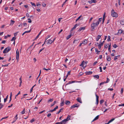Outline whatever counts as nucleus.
Masks as SVG:
<instances>
[{
	"label": "nucleus",
	"mask_w": 124,
	"mask_h": 124,
	"mask_svg": "<svg viewBox=\"0 0 124 124\" xmlns=\"http://www.w3.org/2000/svg\"><path fill=\"white\" fill-rule=\"evenodd\" d=\"M100 23L98 22H97L96 23H93L91 24V26L92 28V31L94 30L95 28L97 26V27Z\"/></svg>",
	"instance_id": "1"
},
{
	"label": "nucleus",
	"mask_w": 124,
	"mask_h": 124,
	"mask_svg": "<svg viewBox=\"0 0 124 124\" xmlns=\"http://www.w3.org/2000/svg\"><path fill=\"white\" fill-rule=\"evenodd\" d=\"M11 48L10 47L8 46L3 51V53L4 54L7 53L11 50Z\"/></svg>",
	"instance_id": "2"
},
{
	"label": "nucleus",
	"mask_w": 124,
	"mask_h": 124,
	"mask_svg": "<svg viewBox=\"0 0 124 124\" xmlns=\"http://www.w3.org/2000/svg\"><path fill=\"white\" fill-rule=\"evenodd\" d=\"M111 15L113 17H117L118 16L117 14L115 12V11L113 9L111 11Z\"/></svg>",
	"instance_id": "3"
},
{
	"label": "nucleus",
	"mask_w": 124,
	"mask_h": 124,
	"mask_svg": "<svg viewBox=\"0 0 124 124\" xmlns=\"http://www.w3.org/2000/svg\"><path fill=\"white\" fill-rule=\"evenodd\" d=\"M16 59L17 60V62L18 61L19 56V51H18V49H17V50L16 52Z\"/></svg>",
	"instance_id": "4"
},
{
	"label": "nucleus",
	"mask_w": 124,
	"mask_h": 124,
	"mask_svg": "<svg viewBox=\"0 0 124 124\" xmlns=\"http://www.w3.org/2000/svg\"><path fill=\"white\" fill-rule=\"evenodd\" d=\"M79 106V104L78 103L76 104L71 106L70 107V108L72 109L75 107H78Z\"/></svg>",
	"instance_id": "5"
},
{
	"label": "nucleus",
	"mask_w": 124,
	"mask_h": 124,
	"mask_svg": "<svg viewBox=\"0 0 124 124\" xmlns=\"http://www.w3.org/2000/svg\"><path fill=\"white\" fill-rule=\"evenodd\" d=\"M95 95L96 98V104L97 105L98 104V103H99V96L97 95V94L96 93L95 94Z\"/></svg>",
	"instance_id": "6"
},
{
	"label": "nucleus",
	"mask_w": 124,
	"mask_h": 124,
	"mask_svg": "<svg viewBox=\"0 0 124 124\" xmlns=\"http://www.w3.org/2000/svg\"><path fill=\"white\" fill-rule=\"evenodd\" d=\"M18 116V114H17L16 115V116H15V117H14V120L12 122V123H14L15 122L17 119H18V117H17Z\"/></svg>",
	"instance_id": "7"
},
{
	"label": "nucleus",
	"mask_w": 124,
	"mask_h": 124,
	"mask_svg": "<svg viewBox=\"0 0 124 124\" xmlns=\"http://www.w3.org/2000/svg\"><path fill=\"white\" fill-rule=\"evenodd\" d=\"M85 27H80L78 30V31L80 32L82 30H84L85 29Z\"/></svg>",
	"instance_id": "8"
},
{
	"label": "nucleus",
	"mask_w": 124,
	"mask_h": 124,
	"mask_svg": "<svg viewBox=\"0 0 124 124\" xmlns=\"http://www.w3.org/2000/svg\"><path fill=\"white\" fill-rule=\"evenodd\" d=\"M77 101L80 103H82V101L81 98H78L77 99Z\"/></svg>",
	"instance_id": "9"
},
{
	"label": "nucleus",
	"mask_w": 124,
	"mask_h": 124,
	"mask_svg": "<svg viewBox=\"0 0 124 124\" xmlns=\"http://www.w3.org/2000/svg\"><path fill=\"white\" fill-rule=\"evenodd\" d=\"M96 2V0H91V1H88V2L90 4L93 3H95Z\"/></svg>",
	"instance_id": "10"
},
{
	"label": "nucleus",
	"mask_w": 124,
	"mask_h": 124,
	"mask_svg": "<svg viewBox=\"0 0 124 124\" xmlns=\"http://www.w3.org/2000/svg\"><path fill=\"white\" fill-rule=\"evenodd\" d=\"M99 118V116L98 115L94 119H93L92 121V122H93V121H95L97 119H98Z\"/></svg>",
	"instance_id": "11"
},
{
	"label": "nucleus",
	"mask_w": 124,
	"mask_h": 124,
	"mask_svg": "<svg viewBox=\"0 0 124 124\" xmlns=\"http://www.w3.org/2000/svg\"><path fill=\"white\" fill-rule=\"evenodd\" d=\"M78 25H78L77 24H76L73 27V28L71 29V31H72L73 30L75 29L76 28L77 26Z\"/></svg>",
	"instance_id": "12"
},
{
	"label": "nucleus",
	"mask_w": 124,
	"mask_h": 124,
	"mask_svg": "<svg viewBox=\"0 0 124 124\" xmlns=\"http://www.w3.org/2000/svg\"><path fill=\"white\" fill-rule=\"evenodd\" d=\"M87 40L86 39H85L84 41H83L82 43V44H83V45H84L86 44H87Z\"/></svg>",
	"instance_id": "13"
},
{
	"label": "nucleus",
	"mask_w": 124,
	"mask_h": 124,
	"mask_svg": "<svg viewBox=\"0 0 124 124\" xmlns=\"http://www.w3.org/2000/svg\"><path fill=\"white\" fill-rule=\"evenodd\" d=\"M67 122V121L66 120L64 119L61 122V123H62V124H65Z\"/></svg>",
	"instance_id": "14"
},
{
	"label": "nucleus",
	"mask_w": 124,
	"mask_h": 124,
	"mask_svg": "<svg viewBox=\"0 0 124 124\" xmlns=\"http://www.w3.org/2000/svg\"><path fill=\"white\" fill-rule=\"evenodd\" d=\"M107 59L108 61H109L111 60V58L110 56H108L107 57Z\"/></svg>",
	"instance_id": "15"
},
{
	"label": "nucleus",
	"mask_w": 124,
	"mask_h": 124,
	"mask_svg": "<svg viewBox=\"0 0 124 124\" xmlns=\"http://www.w3.org/2000/svg\"><path fill=\"white\" fill-rule=\"evenodd\" d=\"M93 73V72L92 71H87L86 72V75H89L90 74H92Z\"/></svg>",
	"instance_id": "16"
},
{
	"label": "nucleus",
	"mask_w": 124,
	"mask_h": 124,
	"mask_svg": "<svg viewBox=\"0 0 124 124\" xmlns=\"http://www.w3.org/2000/svg\"><path fill=\"white\" fill-rule=\"evenodd\" d=\"M101 35H98V36L97 37V38L96 39V40L97 41H98L99 39H100L101 38Z\"/></svg>",
	"instance_id": "17"
},
{
	"label": "nucleus",
	"mask_w": 124,
	"mask_h": 124,
	"mask_svg": "<svg viewBox=\"0 0 124 124\" xmlns=\"http://www.w3.org/2000/svg\"><path fill=\"white\" fill-rule=\"evenodd\" d=\"M70 115H69L67 116L66 118L65 119H66V120L67 121H68L70 120Z\"/></svg>",
	"instance_id": "18"
},
{
	"label": "nucleus",
	"mask_w": 124,
	"mask_h": 124,
	"mask_svg": "<svg viewBox=\"0 0 124 124\" xmlns=\"http://www.w3.org/2000/svg\"><path fill=\"white\" fill-rule=\"evenodd\" d=\"M84 61H83L81 63V64H80V66H81L82 67H83V68L84 69L85 68V67H83V66H84Z\"/></svg>",
	"instance_id": "19"
},
{
	"label": "nucleus",
	"mask_w": 124,
	"mask_h": 124,
	"mask_svg": "<svg viewBox=\"0 0 124 124\" xmlns=\"http://www.w3.org/2000/svg\"><path fill=\"white\" fill-rule=\"evenodd\" d=\"M70 101H67L65 102V104L67 105H68L70 104Z\"/></svg>",
	"instance_id": "20"
},
{
	"label": "nucleus",
	"mask_w": 124,
	"mask_h": 124,
	"mask_svg": "<svg viewBox=\"0 0 124 124\" xmlns=\"http://www.w3.org/2000/svg\"><path fill=\"white\" fill-rule=\"evenodd\" d=\"M75 81H70L69 82V83L67 84H72V83H74L75 82Z\"/></svg>",
	"instance_id": "21"
},
{
	"label": "nucleus",
	"mask_w": 124,
	"mask_h": 124,
	"mask_svg": "<svg viewBox=\"0 0 124 124\" xmlns=\"http://www.w3.org/2000/svg\"><path fill=\"white\" fill-rule=\"evenodd\" d=\"M63 108H62L59 111H58V112H57L56 113V114H59L61 112V111L63 110Z\"/></svg>",
	"instance_id": "22"
},
{
	"label": "nucleus",
	"mask_w": 124,
	"mask_h": 124,
	"mask_svg": "<svg viewBox=\"0 0 124 124\" xmlns=\"http://www.w3.org/2000/svg\"><path fill=\"white\" fill-rule=\"evenodd\" d=\"M15 21H13V20H11V23H10V25H12L14 23H15Z\"/></svg>",
	"instance_id": "23"
},
{
	"label": "nucleus",
	"mask_w": 124,
	"mask_h": 124,
	"mask_svg": "<svg viewBox=\"0 0 124 124\" xmlns=\"http://www.w3.org/2000/svg\"><path fill=\"white\" fill-rule=\"evenodd\" d=\"M119 56L120 55L115 56L114 58V60L116 61L117 59L118 58V57H119Z\"/></svg>",
	"instance_id": "24"
},
{
	"label": "nucleus",
	"mask_w": 124,
	"mask_h": 124,
	"mask_svg": "<svg viewBox=\"0 0 124 124\" xmlns=\"http://www.w3.org/2000/svg\"><path fill=\"white\" fill-rule=\"evenodd\" d=\"M120 23L122 25H124V20L121 21H120Z\"/></svg>",
	"instance_id": "25"
},
{
	"label": "nucleus",
	"mask_w": 124,
	"mask_h": 124,
	"mask_svg": "<svg viewBox=\"0 0 124 124\" xmlns=\"http://www.w3.org/2000/svg\"><path fill=\"white\" fill-rule=\"evenodd\" d=\"M36 84L34 85L31 88L30 90V93H31L32 91L33 88L36 85Z\"/></svg>",
	"instance_id": "26"
},
{
	"label": "nucleus",
	"mask_w": 124,
	"mask_h": 124,
	"mask_svg": "<svg viewBox=\"0 0 124 124\" xmlns=\"http://www.w3.org/2000/svg\"><path fill=\"white\" fill-rule=\"evenodd\" d=\"M71 34L67 36V37L66 38L67 39H70L71 37Z\"/></svg>",
	"instance_id": "27"
},
{
	"label": "nucleus",
	"mask_w": 124,
	"mask_h": 124,
	"mask_svg": "<svg viewBox=\"0 0 124 124\" xmlns=\"http://www.w3.org/2000/svg\"><path fill=\"white\" fill-rule=\"evenodd\" d=\"M25 108H24L23 111L21 112V113L22 114H23L25 113Z\"/></svg>",
	"instance_id": "28"
},
{
	"label": "nucleus",
	"mask_w": 124,
	"mask_h": 124,
	"mask_svg": "<svg viewBox=\"0 0 124 124\" xmlns=\"http://www.w3.org/2000/svg\"><path fill=\"white\" fill-rule=\"evenodd\" d=\"M123 31L121 30H119L118 31V33L120 34L122 33Z\"/></svg>",
	"instance_id": "29"
},
{
	"label": "nucleus",
	"mask_w": 124,
	"mask_h": 124,
	"mask_svg": "<svg viewBox=\"0 0 124 124\" xmlns=\"http://www.w3.org/2000/svg\"><path fill=\"white\" fill-rule=\"evenodd\" d=\"M93 77L95 78L98 79L99 78V76L98 75H96L93 76Z\"/></svg>",
	"instance_id": "30"
},
{
	"label": "nucleus",
	"mask_w": 124,
	"mask_h": 124,
	"mask_svg": "<svg viewBox=\"0 0 124 124\" xmlns=\"http://www.w3.org/2000/svg\"><path fill=\"white\" fill-rule=\"evenodd\" d=\"M53 42V41L51 39H50L48 41V43L49 44H51Z\"/></svg>",
	"instance_id": "31"
},
{
	"label": "nucleus",
	"mask_w": 124,
	"mask_h": 124,
	"mask_svg": "<svg viewBox=\"0 0 124 124\" xmlns=\"http://www.w3.org/2000/svg\"><path fill=\"white\" fill-rule=\"evenodd\" d=\"M8 95L7 96L6 98L4 99V102H6V101L7 99V98H8Z\"/></svg>",
	"instance_id": "32"
},
{
	"label": "nucleus",
	"mask_w": 124,
	"mask_h": 124,
	"mask_svg": "<svg viewBox=\"0 0 124 124\" xmlns=\"http://www.w3.org/2000/svg\"><path fill=\"white\" fill-rule=\"evenodd\" d=\"M3 106V105L1 103H0V109L2 108Z\"/></svg>",
	"instance_id": "33"
},
{
	"label": "nucleus",
	"mask_w": 124,
	"mask_h": 124,
	"mask_svg": "<svg viewBox=\"0 0 124 124\" xmlns=\"http://www.w3.org/2000/svg\"><path fill=\"white\" fill-rule=\"evenodd\" d=\"M8 116H6V117H3L0 120V121H2V120H3L4 119H6L8 118Z\"/></svg>",
	"instance_id": "34"
},
{
	"label": "nucleus",
	"mask_w": 124,
	"mask_h": 124,
	"mask_svg": "<svg viewBox=\"0 0 124 124\" xmlns=\"http://www.w3.org/2000/svg\"><path fill=\"white\" fill-rule=\"evenodd\" d=\"M30 3L31 4V5L33 6L34 7L36 6V5L34 3H33L32 2H30Z\"/></svg>",
	"instance_id": "35"
},
{
	"label": "nucleus",
	"mask_w": 124,
	"mask_h": 124,
	"mask_svg": "<svg viewBox=\"0 0 124 124\" xmlns=\"http://www.w3.org/2000/svg\"><path fill=\"white\" fill-rule=\"evenodd\" d=\"M58 106H56V107L55 108H54V109H53V111H55V110H56V109H58Z\"/></svg>",
	"instance_id": "36"
},
{
	"label": "nucleus",
	"mask_w": 124,
	"mask_h": 124,
	"mask_svg": "<svg viewBox=\"0 0 124 124\" xmlns=\"http://www.w3.org/2000/svg\"><path fill=\"white\" fill-rule=\"evenodd\" d=\"M110 36H108L107 40L108 41H110Z\"/></svg>",
	"instance_id": "37"
},
{
	"label": "nucleus",
	"mask_w": 124,
	"mask_h": 124,
	"mask_svg": "<svg viewBox=\"0 0 124 124\" xmlns=\"http://www.w3.org/2000/svg\"><path fill=\"white\" fill-rule=\"evenodd\" d=\"M115 120V118H113L111 119L109 121V122L110 123L111 122H112L114 120Z\"/></svg>",
	"instance_id": "38"
},
{
	"label": "nucleus",
	"mask_w": 124,
	"mask_h": 124,
	"mask_svg": "<svg viewBox=\"0 0 124 124\" xmlns=\"http://www.w3.org/2000/svg\"><path fill=\"white\" fill-rule=\"evenodd\" d=\"M109 81V79L108 78H107V81L105 82H106V83H108Z\"/></svg>",
	"instance_id": "39"
},
{
	"label": "nucleus",
	"mask_w": 124,
	"mask_h": 124,
	"mask_svg": "<svg viewBox=\"0 0 124 124\" xmlns=\"http://www.w3.org/2000/svg\"><path fill=\"white\" fill-rule=\"evenodd\" d=\"M64 101L63 100L62 102L61 103L60 105L61 106H63V105H64Z\"/></svg>",
	"instance_id": "40"
},
{
	"label": "nucleus",
	"mask_w": 124,
	"mask_h": 124,
	"mask_svg": "<svg viewBox=\"0 0 124 124\" xmlns=\"http://www.w3.org/2000/svg\"><path fill=\"white\" fill-rule=\"evenodd\" d=\"M56 101H55L54 102V103L53 104H51V107H52V106H53L55 104V103H56Z\"/></svg>",
	"instance_id": "41"
},
{
	"label": "nucleus",
	"mask_w": 124,
	"mask_h": 124,
	"mask_svg": "<svg viewBox=\"0 0 124 124\" xmlns=\"http://www.w3.org/2000/svg\"><path fill=\"white\" fill-rule=\"evenodd\" d=\"M108 46H109L108 44H105L104 45V47L105 48H107L108 47Z\"/></svg>",
	"instance_id": "42"
},
{
	"label": "nucleus",
	"mask_w": 124,
	"mask_h": 124,
	"mask_svg": "<svg viewBox=\"0 0 124 124\" xmlns=\"http://www.w3.org/2000/svg\"><path fill=\"white\" fill-rule=\"evenodd\" d=\"M113 47L115 48H116L117 47V46L116 44H114L113 46Z\"/></svg>",
	"instance_id": "43"
},
{
	"label": "nucleus",
	"mask_w": 124,
	"mask_h": 124,
	"mask_svg": "<svg viewBox=\"0 0 124 124\" xmlns=\"http://www.w3.org/2000/svg\"><path fill=\"white\" fill-rule=\"evenodd\" d=\"M16 38H15L14 37H13L11 40V41H14L16 39Z\"/></svg>",
	"instance_id": "44"
},
{
	"label": "nucleus",
	"mask_w": 124,
	"mask_h": 124,
	"mask_svg": "<svg viewBox=\"0 0 124 124\" xmlns=\"http://www.w3.org/2000/svg\"><path fill=\"white\" fill-rule=\"evenodd\" d=\"M28 22L29 23H31L32 21L31 20L30 18H28Z\"/></svg>",
	"instance_id": "45"
},
{
	"label": "nucleus",
	"mask_w": 124,
	"mask_h": 124,
	"mask_svg": "<svg viewBox=\"0 0 124 124\" xmlns=\"http://www.w3.org/2000/svg\"><path fill=\"white\" fill-rule=\"evenodd\" d=\"M102 20V18H99L98 21L97 22H98L99 23L100 22H101V21Z\"/></svg>",
	"instance_id": "46"
},
{
	"label": "nucleus",
	"mask_w": 124,
	"mask_h": 124,
	"mask_svg": "<svg viewBox=\"0 0 124 124\" xmlns=\"http://www.w3.org/2000/svg\"><path fill=\"white\" fill-rule=\"evenodd\" d=\"M53 100V99H50L48 100V102H52Z\"/></svg>",
	"instance_id": "47"
},
{
	"label": "nucleus",
	"mask_w": 124,
	"mask_h": 124,
	"mask_svg": "<svg viewBox=\"0 0 124 124\" xmlns=\"http://www.w3.org/2000/svg\"><path fill=\"white\" fill-rule=\"evenodd\" d=\"M104 101L103 100H101L100 101V103L101 104H102Z\"/></svg>",
	"instance_id": "48"
},
{
	"label": "nucleus",
	"mask_w": 124,
	"mask_h": 124,
	"mask_svg": "<svg viewBox=\"0 0 124 124\" xmlns=\"http://www.w3.org/2000/svg\"><path fill=\"white\" fill-rule=\"evenodd\" d=\"M20 91H19V92L18 93H17V95H16V96L15 97V99H16V96H18V95L19 94H20Z\"/></svg>",
	"instance_id": "49"
},
{
	"label": "nucleus",
	"mask_w": 124,
	"mask_h": 124,
	"mask_svg": "<svg viewBox=\"0 0 124 124\" xmlns=\"http://www.w3.org/2000/svg\"><path fill=\"white\" fill-rule=\"evenodd\" d=\"M82 15L80 16H79L78 18L76 20V21H78V20H79L81 18V17Z\"/></svg>",
	"instance_id": "50"
},
{
	"label": "nucleus",
	"mask_w": 124,
	"mask_h": 124,
	"mask_svg": "<svg viewBox=\"0 0 124 124\" xmlns=\"http://www.w3.org/2000/svg\"><path fill=\"white\" fill-rule=\"evenodd\" d=\"M43 69L44 70H45L46 71H48V70H50V69L49 68H48V69H46L45 68Z\"/></svg>",
	"instance_id": "51"
},
{
	"label": "nucleus",
	"mask_w": 124,
	"mask_h": 124,
	"mask_svg": "<svg viewBox=\"0 0 124 124\" xmlns=\"http://www.w3.org/2000/svg\"><path fill=\"white\" fill-rule=\"evenodd\" d=\"M98 46L99 49H101V46L99 44L98 45Z\"/></svg>",
	"instance_id": "52"
},
{
	"label": "nucleus",
	"mask_w": 124,
	"mask_h": 124,
	"mask_svg": "<svg viewBox=\"0 0 124 124\" xmlns=\"http://www.w3.org/2000/svg\"><path fill=\"white\" fill-rule=\"evenodd\" d=\"M9 63H8V64H6L5 65H2V66H4V67H7L8 66V65L9 64Z\"/></svg>",
	"instance_id": "53"
},
{
	"label": "nucleus",
	"mask_w": 124,
	"mask_h": 124,
	"mask_svg": "<svg viewBox=\"0 0 124 124\" xmlns=\"http://www.w3.org/2000/svg\"><path fill=\"white\" fill-rule=\"evenodd\" d=\"M106 83V82H101L100 83V85H103L104 84V83Z\"/></svg>",
	"instance_id": "54"
},
{
	"label": "nucleus",
	"mask_w": 124,
	"mask_h": 124,
	"mask_svg": "<svg viewBox=\"0 0 124 124\" xmlns=\"http://www.w3.org/2000/svg\"><path fill=\"white\" fill-rule=\"evenodd\" d=\"M105 42V41H103L102 43H101L99 44L101 46H103V44L104 42Z\"/></svg>",
	"instance_id": "55"
},
{
	"label": "nucleus",
	"mask_w": 124,
	"mask_h": 124,
	"mask_svg": "<svg viewBox=\"0 0 124 124\" xmlns=\"http://www.w3.org/2000/svg\"><path fill=\"white\" fill-rule=\"evenodd\" d=\"M118 106H124V103L122 104H121L119 105Z\"/></svg>",
	"instance_id": "56"
},
{
	"label": "nucleus",
	"mask_w": 124,
	"mask_h": 124,
	"mask_svg": "<svg viewBox=\"0 0 124 124\" xmlns=\"http://www.w3.org/2000/svg\"><path fill=\"white\" fill-rule=\"evenodd\" d=\"M34 119H33L31 120L30 121V122L31 123H32L34 121Z\"/></svg>",
	"instance_id": "57"
},
{
	"label": "nucleus",
	"mask_w": 124,
	"mask_h": 124,
	"mask_svg": "<svg viewBox=\"0 0 124 124\" xmlns=\"http://www.w3.org/2000/svg\"><path fill=\"white\" fill-rule=\"evenodd\" d=\"M44 48H41V49L40 51H39V53L40 52H41V51H42L43 50H44Z\"/></svg>",
	"instance_id": "58"
},
{
	"label": "nucleus",
	"mask_w": 124,
	"mask_h": 124,
	"mask_svg": "<svg viewBox=\"0 0 124 124\" xmlns=\"http://www.w3.org/2000/svg\"><path fill=\"white\" fill-rule=\"evenodd\" d=\"M16 32L14 34V35L15 36H16L17 34L18 33V32Z\"/></svg>",
	"instance_id": "59"
},
{
	"label": "nucleus",
	"mask_w": 124,
	"mask_h": 124,
	"mask_svg": "<svg viewBox=\"0 0 124 124\" xmlns=\"http://www.w3.org/2000/svg\"><path fill=\"white\" fill-rule=\"evenodd\" d=\"M97 63V61H95L94 62L93 64V65L95 66Z\"/></svg>",
	"instance_id": "60"
},
{
	"label": "nucleus",
	"mask_w": 124,
	"mask_h": 124,
	"mask_svg": "<svg viewBox=\"0 0 124 124\" xmlns=\"http://www.w3.org/2000/svg\"><path fill=\"white\" fill-rule=\"evenodd\" d=\"M123 91V88H121V93L122 94Z\"/></svg>",
	"instance_id": "61"
},
{
	"label": "nucleus",
	"mask_w": 124,
	"mask_h": 124,
	"mask_svg": "<svg viewBox=\"0 0 124 124\" xmlns=\"http://www.w3.org/2000/svg\"><path fill=\"white\" fill-rule=\"evenodd\" d=\"M99 69H100V72H101L102 71V67H99Z\"/></svg>",
	"instance_id": "62"
},
{
	"label": "nucleus",
	"mask_w": 124,
	"mask_h": 124,
	"mask_svg": "<svg viewBox=\"0 0 124 124\" xmlns=\"http://www.w3.org/2000/svg\"><path fill=\"white\" fill-rule=\"evenodd\" d=\"M45 111V110H44L42 111H40V112H39V114H41L43 113V112H44Z\"/></svg>",
	"instance_id": "63"
},
{
	"label": "nucleus",
	"mask_w": 124,
	"mask_h": 124,
	"mask_svg": "<svg viewBox=\"0 0 124 124\" xmlns=\"http://www.w3.org/2000/svg\"><path fill=\"white\" fill-rule=\"evenodd\" d=\"M93 19V18L92 17H91L90 19H89V23H90L92 21V19Z\"/></svg>",
	"instance_id": "64"
}]
</instances>
